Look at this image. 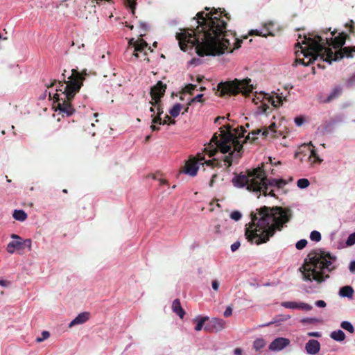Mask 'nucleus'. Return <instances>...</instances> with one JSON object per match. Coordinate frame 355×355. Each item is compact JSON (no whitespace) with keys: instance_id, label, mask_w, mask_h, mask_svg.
I'll return each instance as SVG.
<instances>
[{"instance_id":"nucleus-1","label":"nucleus","mask_w":355,"mask_h":355,"mask_svg":"<svg viewBox=\"0 0 355 355\" xmlns=\"http://www.w3.org/2000/svg\"><path fill=\"white\" fill-rule=\"evenodd\" d=\"M196 30L181 29L175 37L178 40L180 48L186 51L189 48L195 46L196 53L200 56H216L223 54L225 51L232 53L233 49H239L242 40L235 39L233 49L230 47L227 35V21L230 16L225 10L213 8L209 12H199L196 15Z\"/></svg>"},{"instance_id":"nucleus-2","label":"nucleus","mask_w":355,"mask_h":355,"mask_svg":"<svg viewBox=\"0 0 355 355\" xmlns=\"http://www.w3.org/2000/svg\"><path fill=\"white\" fill-rule=\"evenodd\" d=\"M251 222L246 227V239L257 245L265 243L270 240L277 230L281 231L284 225L292 217L289 208L282 207H269L263 206L250 214Z\"/></svg>"},{"instance_id":"nucleus-3","label":"nucleus","mask_w":355,"mask_h":355,"mask_svg":"<svg viewBox=\"0 0 355 355\" xmlns=\"http://www.w3.org/2000/svg\"><path fill=\"white\" fill-rule=\"evenodd\" d=\"M230 125H226L219 128L220 133L216 132L209 143L204 148L205 153L209 157H214L218 151L226 154L231 151L228 155H224L221 159L205 161L202 164H206L211 168L225 167L228 169L232 164L234 159H239L242 156L243 145L238 141L235 135L231 132Z\"/></svg>"},{"instance_id":"nucleus-4","label":"nucleus","mask_w":355,"mask_h":355,"mask_svg":"<svg viewBox=\"0 0 355 355\" xmlns=\"http://www.w3.org/2000/svg\"><path fill=\"white\" fill-rule=\"evenodd\" d=\"M322 40V37L320 35H315L313 37L304 36V40L302 42H298L296 44V47L299 46L302 49L301 52L303 53L304 59H296L293 65L295 66L300 63L304 66H309L318 58L329 64H331L332 61H338L345 57L353 58L355 46H345L339 51L333 52L331 49H325L324 45L321 44Z\"/></svg>"},{"instance_id":"nucleus-5","label":"nucleus","mask_w":355,"mask_h":355,"mask_svg":"<svg viewBox=\"0 0 355 355\" xmlns=\"http://www.w3.org/2000/svg\"><path fill=\"white\" fill-rule=\"evenodd\" d=\"M65 72L66 70H64L62 80H54L47 87H51L58 83L56 93L53 95L54 103H57L58 109L63 115L69 116L75 111L71 105V101L83 86L86 73H83L78 69H73L71 74L66 80Z\"/></svg>"},{"instance_id":"nucleus-6","label":"nucleus","mask_w":355,"mask_h":355,"mask_svg":"<svg viewBox=\"0 0 355 355\" xmlns=\"http://www.w3.org/2000/svg\"><path fill=\"white\" fill-rule=\"evenodd\" d=\"M336 257L329 252L321 250L311 251L304 259L302 266L299 270L302 275V279L306 282L315 281L320 284L329 277V275H324V270L331 272L335 267H331Z\"/></svg>"},{"instance_id":"nucleus-7","label":"nucleus","mask_w":355,"mask_h":355,"mask_svg":"<svg viewBox=\"0 0 355 355\" xmlns=\"http://www.w3.org/2000/svg\"><path fill=\"white\" fill-rule=\"evenodd\" d=\"M277 179L267 178L265 171L262 167H258L247 174L240 173L232 179L233 184L237 187H243L250 191L260 192L267 196L268 186L275 187Z\"/></svg>"},{"instance_id":"nucleus-8","label":"nucleus","mask_w":355,"mask_h":355,"mask_svg":"<svg viewBox=\"0 0 355 355\" xmlns=\"http://www.w3.org/2000/svg\"><path fill=\"white\" fill-rule=\"evenodd\" d=\"M250 78H245L242 80L235 78L232 81L222 82L218 85V92L220 96L225 95L234 96L239 93L247 95L253 90V86L250 84Z\"/></svg>"},{"instance_id":"nucleus-9","label":"nucleus","mask_w":355,"mask_h":355,"mask_svg":"<svg viewBox=\"0 0 355 355\" xmlns=\"http://www.w3.org/2000/svg\"><path fill=\"white\" fill-rule=\"evenodd\" d=\"M295 158L299 159L301 162L306 159L310 162L311 165L317 163L320 164L322 159L319 157L315 147L313 146L311 142L309 144H304L300 147L298 151L295 153Z\"/></svg>"},{"instance_id":"nucleus-10","label":"nucleus","mask_w":355,"mask_h":355,"mask_svg":"<svg viewBox=\"0 0 355 355\" xmlns=\"http://www.w3.org/2000/svg\"><path fill=\"white\" fill-rule=\"evenodd\" d=\"M204 153L205 151L202 153H198L196 157L190 158L187 161L180 173L188 174L192 177L196 176L199 168L198 164L205 160Z\"/></svg>"},{"instance_id":"nucleus-11","label":"nucleus","mask_w":355,"mask_h":355,"mask_svg":"<svg viewBox=\"0 0 355 355\" xmlns=\"http://www.w3.org/2000/svg\"><path fill=\"white\" fill-rule=\"evenodd\" d=\"M349 38V35L344 32L339 33V35L334 38H331L330 40L326 38L325 40L322 39L320 42L321 44L324 45L325 49H330L329 46H333L334 49H338V51H340L344 44H345L346 40ZM337 52V51H336Z\"/></svg>"},{"instance_id":"nucleus-12","label":"nucleus","mask_w":355,"mask_h":355,"mask_svg":"<svg viewBox=\"0 0 355 355\" xmlns=\"http://www.w3.org/2000/svg\"><path fill=\"white\" fill-rule=\"evenodd\" d=\"M133 47L134 50L131 52V58L129 59L130 61L132 60V58H139V52H142L145 49L148 47V43L142 38L135 40L133 38L130 39L128 42V47L125 51V53H128L131 48Z\"/></svg>"},{"instance_id":"nucleus-13","label":"nucleus","mask_w":355,"mask_h":355,"mask_svg":"<svg viewBox=\"0 0 355 355\" xmlns=\"http://www.w3.org/2000/svg\"><path fill=\"white\" fill-rule=\"evenodd\" d=\"M11 237L12 239H18V241H13L8 244V252L13 254L15 250H23L25 247H28L29 249H31V241L30 239L21 241V237L16 234H12Z\"/></svg>"},{"instance_id":"nucleus-14","label":"nucleus","mask_w":355,"mask_h":355,"mask_svg":"<svg viewBox=\"0 0 355 355\" xmlns=\"http://www.w3.org/2000/svg\"><path fill=\"white\" fill-rule=\"evenodd\" d=\"M166 89V85L162 81H158L150 89V96L152 101H155V104L159 102V100L164 96Z\"/></svg>"},{"instance_id":"nucleus-15","label":"nucleus","mask_w":355,"mask_h":355,"mask_svg":"<svg viewBox=\"0 0 355 355\" xmlns=\"http://www.w3.org/2000/svg\"><path fill=\"white\" fill-rule=\"evenodd\" d=\"M290 345V340L279 337L275 338L269 345V349L273 352L281 351Z\"/></svg>"},{"instance_id":"nucleus-16","label":"nucleus","mask_w":355,"mask_h":355,"mask_svg":"<svg viewBox=\"0 0 355 355\" xmlns=\"http://www.w3.org/2000/svg\"><path fill=\"white\" fill-rule=\"evenodd\" d=\"M225 327V322L223 319L213 318L209 323L207 324L204 329L207 331H220Z\"/></svg>"},{"instance_id":"nucleus-17","label":"nucleus","mask_w":355,"mask_h":355,"mask_svg":"<svg viewBox=\"0 0 355 355\" xmlns=\"http://www.w3.org/2000/svg\"><path fill=\"white\" fill-rule=\"evenodd\" d=\"M306 352L309 354H316L320 349V344L317 340H309L305 346Z\"/></svg>"},{"instance_id":"nucleus-18","label":"nucleus","mask_w":355,"mask_h":355,"mask_svg":"<svg viewBox=\"0 0 355 355\" xmlns=\"http://www.w3.org/2000/svg\"><path fill=\"white\" fill-rule=\"evenodd\" d=\"M343 93V88L340 86L334 87L326 98L322 101L324 103H329L338 98Z\"/></svg>"},{"instance_id":"nucleus-19","label":"nucleus","mask_w":355,"mask_h":355,"mask_svg":"<svg viewBox=\"0 0 355 355\" xmlns=\"http://www.w3.org/2000/svg\"><path fill=\"white\" fill-rule=\"evenodd\" d=\"M89 318V313L83 312L78 314L69 324V327L86 322Z\"/></svg>"},{"instance_id":"nucleus-20","label":"nucleus","mask_w":355,"mask_h":355,"mask_svg":"<svg viewBox=\"0 0 355 355\" xmlns=\"http://www.w3.org/2000/svg\"><path fill=\"white\" fill-rule=\"evenodd\" d=\"M172 310L181 319L184 318L185 315V311L182 309L179 299H175V300H173L172 304Z\"/></svg>"},{"instance_id":"nucleus-21","label":"nucleus","mask_w":355,"mask_h":355,"mask_svg":"<svg viewBox=\"0 0 355 355\" xmlns=\"http://www.w3.org/2000/svg\"><path fill=\"white\" fill-rule=\"evenodd\" d=\"M354 291L352 286H345L342 287L339 291V295L341 297L352 298Z\"/></svg>"},{"instance_id":"nucleus-22","label":"nucleus","mask_w":355,"mask_h":355,"mask_svg":"<svg viewBox=\"0 0 355 355\" xmlns=\"http://www.w3.org/2000/svg\"><path fill=\"white\" fill-rule=\"evenodd\" d=\"M272 26H273V24L272 22H270V23L266 24L265 26L267 30L266 33H263L262 32H260L258 30H252L250 31V35H256L263 36V37H266L267 35H273V34L270 31V27Z\"/></svg>"},{"instance_id":"nucleus-23","label":"nucleus","mask_w":355,"mask_h":355,"mask_svg":"<svg viewBox=\"0 0 355 355\" xmlns=\"http://www.w3.org/2000/svg\"><path fill=\"white\" fill-rule=\"evenodd\" d=\"M331 338L336 341H343L345 339V334L342 330L334 331L330 335Z\"/></svg>"},{"instance_id":"nucleus-24","label":"nucleus","mask_w":355,"mask_h":355,"mask_svg":"<svg viewBox=\"0 0 355 355\" xmlns=\"http://www.w3.org/2000/svg\"><path fill=\"white\" fill-rule=\"evenodd\" d=\"M12 216L19 221H24L27 218V214L24 210H15Z\"/></svg>"},{"instance_id":"nucleus-25","label":"nucleus","mask_w":355,"mask_h":355,"mask_svg":"<svg viewBox=\"0 0 355 355\" xmlns=\"http://www.w3.org/2000/svg\"><path fill=\"white\" fill-rule=\"evenodd\" d=\"M266 345V341L263 338H257L253 343V348L257 351L263 349Z\"/></svg>"},{"instance_id":"nucleus-26","label":"nucleus","mask_w":355,"mask_h":355,"mask_svg":"<svg viewBox=\"0 0 355 355\" xmlns=\"http://www.w3.org/2000/svg\"><path fill=\"white\" fill-rule=\"evenodd\" d=\"M181 109H182V105L180 103H176L169 110V113L171 116L175 118L180 114Z\"/></svg>"},{"instance_id":"nucleus-27","label":"nucleus","mask_w":355,"mask_h":355,"mask_svg":"<svg viewBox=\"0 0 355 355\" xmlns=\"http://www.w3.org/2000/svg\"><path fill=\"white\" fill-rule=\"evenodd\" d=\"M275 128H276V123H272L268 128H266L263 130V132H262V135L266 137L269 134V130L272 132V137H274L275 135Z\"/></svg>"},{"instance_id":"nucleus-28","label":"nucleus","mask_w":355,"mask_h":355,"mask_svg":"<svg viewBox=\"0 0 355 355\" xmlns=\"http://www.w3.org/2000/svg\"><path fill=\"white\" fill-rule=\"evenodd\" d=\"M155 101H150V103L156 107L157 115L162 116L164 112L162 101L159 100L157 104H155Z\"/></svg>"},{"instance_id":"nucleus-29","label":"nucleus","mask_w":355,"mask_h":355,"mask_svg":"<svg viewBox=\"0 0 355 355\" xmlns=\"http://www.w3.org/2000/svg\"><path fill=\"white\" fill-rule=\"evenodd\" d=\"M125 5L129 7L131 9V12L132 15H135L136 6H137V0H124Z\"/></svg>"},{"instance_id":"nucleus-30","label":"nucleus","mask_w":355,"mask_h":355,"mask_svg":"<svg viewBox=\"0 0 355 355\" xmlns=\"http://www.w3.org/2000/svg\"><path fill=\"white\" fill-rule=\"evenodd\" d=\"M146 50H148V51H153V50H151V48L150 46H148V47L146 49H145L144 50V51L142 52H139V58H141V60H143L144 61H146V62H150V59L147 56V51Z\"/></svg>"},{"instance_id":"nucleus-31","label":"nucleus","mask_w":355,"mask_h":355,"mask_svg":"<svg viewBox=\"0 0 355 355\" xmlns=\"http://www.w3.org/2000/svg\"><path fill=\"white\" fill-rule=\"evenodd\" d=\"M209 320V318L207 317V316H204V317H202L198 321V323L196 324V326L195 327V330L197 331H200L202 328H203V326L205 324V322L206 321H208Z\"/></svg>"},{"instance_id":"nucleus-32","label":"nucleus","mask_w":355,"mask_h":355,"mask_svg":"<svg viewBox=\"0 0 355 355\" xmlns=\"http://www.w3.org/2000/svg\"><path fill=\"white\" fill-rule=\"evenodd\" d=\"M151 117H152V123H153V124H159V125L167 124L166 120H162L161 118V116H159V115L153 116V114H152Z\"/></svg>"},{"instance_id":"nucleus-33","label":"nucleus","mask_w":355,"mask_h":355,"mask_svg":"<svg viewBox=\"0 0 355 355\" xmlns=\"http://www.w3.org/2000/svg\"><path fill=\"white\" fill-rule=\"evenodd\" d=\"M340 327L350 333H353L354 331V328L353 325L348 321L342 322L340 324Z\"/></svg>"},{"instance_id":"nucleus-34","label":"nucleus","mask_w":355,"mask_h":355,"mask_svg":"<svg viewBox=\"0 0 355 355\" xmlns=\"http://www.w3.org/2000/svg\"><path fill=\"white\" fill-rule=\"evenodd\" d=\"M310 183L308 179L301 178L297 182V185L300 189H305L309 186Z\"/></svg>"},{"instance_id":"nucleus-35","label":"nucleus","mask_w":355,"mask_h":355,"mask_svg":"<svg viewBox=\"0 0 355 355\" xmlns=\"http://www.w3.org/2000/svg\"><path fill=\"white\" fill-rule=\"evenodd\" d=\"M310 239L313 241L318 242L321 240V234L319 232L314 230L311 232Z\"/></svg>"},{"instance_id":"nucleus-36","label":"nucleus","mask_w":355,"mask_h":355,"mask_svg":"<svg viewBox=\"0 0 355 355\" xmlns=\"http://www.w3.org/2000/svg\"><path fill=\"white\" fill-rule=\"evenodd\" d=\"M297 309L311 311L312 309V306L304 302H297Z\"/></svg>"},{"instance_id":"nucleus-37","label":"nucleus","mask_w":355,"mask_h":355,"mask_svg":"<svg viewBox=\"0 0 355 355\" xmlns=\"http://www.w3.org/2000/svg\"><path fill=\"white\" fill-rule=\"evenodd\" d=\"M282 306L286 309H297V302H284Z\"/></svg>"},{"instance_id":"nucleus-38","label":"nucleus","mask_w":355,"mask_h":355,"mask_svg":"<svg viewBox=\"0 0 355 355\" xmlns=\"http://www.w3.org/2000/svg\"><path fill=\"white\" fill-rule=\"evenodd\" d=\"M196 85H193V84H188L185 86V87L184 88L183 91L184 92H187V93H189L190 94H193V91L196 88Z\"/></svg>"},{"instance_id":"nucleus-39","label":"nucleus","mask_w":355,"mask_h":355,"mask_svg":"<svg viewBox=\"0 0 355 355\" xmlns=\"http://www.w3.org/2000/svg\"><path fill=\"white\" fill-rule=\"evenodd\" d=\"M354 244H355V232L351 234L348 236V238L347 239V241H346V245L347 246H352Z\"/></svg>"},{"instance_id":"nucleus-40","label":"nucleus","mask_w":355,"mask_h":355,"mask_svg":"<svg viewBox=\"0 0 355 355\" xmlns=\"http://www.w3.org/2000/svg\"><path fill=\"white\" fill-rule=\"evenodd\" d=\"M307 245V241L306 239H301L297 242L295 247L297 250H302Z\"/></svg>"},{"instance_id":"nucleus-41","label":"nucleus","mask_w":355,"mask_h":355,"mask_svg":"<svg viewBox=\"0 0 355 355\" xmlns=\"http://www.w3.org/2000/svg\"><path fill=\"white\" fill-rule=\"evenodd\" d=\"M49 336H50L49 332L47 331H44L42 333V337L37 338L36 341L38 343H41V342L44 341V340L47 339L48 338H49Z\"/></svg>"},{"instance_id":"nucleus-42","label":"nucleus","mask_w":355,"mask_h":355,"mask_svg":"<svg viewBox=\"0 0 355 355\" xmlns=\"http://www.w3.org/2000/svg\"><path fill=\"white\" fill-rule=\"evenodd\" d=\"M230 218L234 220H239L241 218V214L238 211H234L231 213Z\"/></svg>"},{"instance_id":"nucleus-43","label":"nucleus","mask_w":355,"mask_h":355,"mask_svg":"<svg viewBox=\"0 0 355 355\" xmlns=\"http://www.w3.org/2000/svg\"><path fill=\"white\" fill-rule=\"evenodd\" d=\"M202 96H203V94H198L196 96H195L194 98H191V101L189 102L188 105H190L192 103H194V102H202Z\"/></svg>"},{"instance_id":"nucleus-44","label":"nucleus","mask_w":355,"mask_h":355,"mask_svg":"<svg viewBox=\"0 0 355 355\" xmlns=\"http://www.w3.org/2000/svg\"><path fill=\"white\" fill-rule=\"evenodd\" d=\"M286 182L283 179H277L275 187L278 189H281L286 185Z\"/></svg>"},{"instance_id":"nucleus-45","label":"nucleus","mask_w":355,"mask_h":355,"mask_svg":"<svg viewBox=\"0 0 355 355\" xmlns=\"http://www.w3.org/2000/svg\"><path fill=\"white\" fill-rule=\"evenodd\" d=\"M304 119L302 116H298V117L295 118V123L297 126L302 125L304 123Z\"/></svg>"},{"instance_id":"nucleus-46","label":"nucleus","mask_w":355,"mask_h":355,"mask_svg":"<svg viewBox=\"0 0 355 355\" xmlns=\"http://www.w3.org/2000/svg\"><path fill=\"white\" fill-rule=\"evenodd\" d=\"M240 245H241V244H240V242H239V241L234 243L231 245L232 251L235 252L236 250H237L239 248Z\"/></svg>"},{"instance_id":"nucleus-47","label":"nucleus","mask_w":355,"mask_h":355,"mask_svg":"<svg viewBox=\"0 0 355 355\" xmlns=\"http://www.w3.org/2000/svg\"><path fill=\"white\" fill-rule=\"evenodd\" d=\"M232 314V309L230 306L227 307L224 312V316L227 318Z\"/></svg>"},{"instance_id":"nucleus-48","label":"nucleus","mask_w":355,"mask_h":355,"mask_svg":"<svg viewBox=\"0 0 355 355\" xmlns=\"http://www.w3.org/2000/svg\"><path fill=\"white\" fill-rule=\"evenodd\" d=\"M355 83V73L353 74L347 80L348 86H352Z\"/></svg>"},{"instance_id":"nucleus-49","label":"nucleus","mask_w":355,"mask_h":355,"mask_svg":"<svg viewBox=\"0 0 355 355\" xmlns=\"http://www.w3.org/2000/svg\"><path fill=\"white\" fill-rule=\"evenodd\" d=\"M315 305L318 307L324 308L326 306L327 304L323 300H318L315 302Z\"/></svg>"},{"instance_id":"nucleus-50","label":"nucleus","mask_w":355,"mask_h":355,"mask_svg":"<svg viewBox=\"0 0 355 355\" xmlns=\"http://www.w3.org/2000/svg\"><path fill=\"white\" fill-rule=\"evenodd\" d=\"M212 288L217 291L219 287V283L217 280H214L211 283Z\"/></svg>"},{"instance_id":"nucleus-51","label":"nucleus","mask_w":355,"mask_h":355,"mask_svg":"<svg viewBox=\"0 0 355 355\" xmlns=\"http://www.w3.org/2000/svg\"><path fill=\"white\" fill-rule=\"evenodd\" d=\"M307 335L310 337H316L319 338L321 336V334L320 332L315 331V332H309Z\"/></svg>"},{"instance_id":"nucleus-52","label":"nucleus","mask_w":355,"mask_h":355,"mask_svg":"<svg viewBox=\"0 0 355 355\" xmlns=\"http://www.w3.org/2000/svg\"><path fill=\"white\" fill-rule=\"evenodd\" d=\"M164 120H166L167 123L168 124H175V120H171V117L168 115H166L165 119Z\"/></svg>"},{"instance_id":"nucleus-53","label":"nucleus","mask_w":355,"mask_h":355,"mask_svg":"<svg viewBox=\"0 0 355 355\" xmlns=\"http://www.w3.org/2000/svg\"><path fill=\"white\" fill-rule=\"evenodd\" d=\"M139 26L144 32L148 31V26L145 22H140Z\"/></svg>"},{"instance_id":"nucleus-54","label":"nucleus","mask_w":355,"mask_h":355,"mask_svg":"<svg viewBox=\"0 0 355 355\" xmlns=\"http://www.w3.org/2000/svg\"><path fill=\"white\" fill-rule=\"evenodd\" d=\"M217 178V175L216 174H214L212 175V177H211V179L209 182V186L211 187H212L214 186V183L215 182V179Z\"/></svg>"},{"instance_id":"nucleus-55","label":"nucleus","mask_w":355,"mask_h":355,"mask_svg":"<svg viewBox=\"0 0 355 355\" xmlns=\"http://www.w3.org/2000/svg\"><path fill=\"white\" fill-rule=\"evenodd\" d=\"M261 132V130L259 129L252 131L251 132V135H252V140H254V139H255L254 135H259Z\"/></svg>"},{"instance_id":"nucleus-56","label":"nucleus","mask_w":355,"mask_h":355,"mask_svg":"<svg viewBox=\"0 0 355 355\" xmlns=\"http://www.w3.org/2000/svg\"><path fill=\"white\" fill-rule=\"evenodd\" d=\"M150 129L152 131H159L160 128L159 126L155 125V124L152 123L150 125Z\"/></svg>"},{"instance_id":"nucleus-57","label":"nucleus","mask_w":355,"mask_h":355,"mask_svg":"<svg viewBox=\"0 0 355 355\" xmlns=\"http://www.w3.org/2000/svg\"><path fill=\"white\" fill-rule=\"evenodd\" d=\"M9 284H10L9 282L5 281V280H3V279H0V286H9Z\"/></svg>"},{"instance_id":"nucleus-58","label":"nucleus","mask_w":355,"mask_h":355,"mask_svg":"<svg viewBox=\"0 0 355 355\" xmlns=\"http://www.w3.org/2000/svg\"><path fill=\"white\" fill-rule=\"evenodd\" d=\"M349 270L351 272H354L355 271V261H353L350 263V265H349Z\"/></svg>"},{"instance_id":"nucleus-59","label":"nucleus","mask_w":355,"mask_h":355,"mask_svg":"<svg viewBox=\"0 0 355 355\" xmlns=\"http://www.w3.org/2000/svg\"><path fill=\"white\" fill-rule=\"evenodd\" d=\"M242 354V349L240 348H236L234 349V354L235 355H241Z\"/></svg>"},{"instance_id":"nucleus-60","label":"nucleus","mask_w":355,"mask_h":355,"mask_svg":"<svg viewBox=\"0 0 355 355\" xmlns=\"http://www.w3.org/2000/svg\"><path fill=\"white\" fill-rule=\"evenodd\" d=\"M225 119V117L224 116H218L214 120V122L215 123H220V120H224Z\"/></svg>"},{"instance_id":"nucleus-61","label":"nucleus","mask_w":355,"mask_h":355,"mask_svg":"<svg viewBox=\"0 0 355 355\" xmlns=\"http://www.w3.org/2000/svg\"><path fill=\"white\" fill-rule=\"evenodd\" d=\"M241 132L239 134V137H244V132H245V130H244V128L243 127H241Z\"/></svg>"},{"instance_id":"nucleus-62","label":"nucleus","mask_w":355,"mask_h":355,"mask_svg":"<svg viewBox=\"0 0 355 355\" xmlns=\"http://www.w3.org/2000/svg\"><path fill=\"white\" fill-rule=\"evenodd\" d=\"M150 111L153 112V114L154 115L156 111V107L151 105V107H150Z\"/></svg>"},{"instance_id":"nucleus-63","label":"nucleus","mask_w":355,"mask_h":355,"mask_svg":"<svg viewBox=\"0 0 355 355\" xmlns=\"http://www.w3.org/2000/svg\"><path fill=\"white\" fill-rule=\"evenodd\" d=\"M267 196L275 197V194L273 190H271L269 193H267Z\"/></svg>"},{"instance_id":"nucleus-64","label":"nucleus","mask_w":355,"mask_h":355,"mask_svg":"<svg viewBox=\"0 0 355 355\" xmlns=\"http://www.w3.org/2000/svg\"><path fill=\"white\" fill-rule=\"evenodd\" d=\"M199 60L198 59H196V58H193L191 60V64H194L196 62H198Z\"/></svg>"}]
</instances>
